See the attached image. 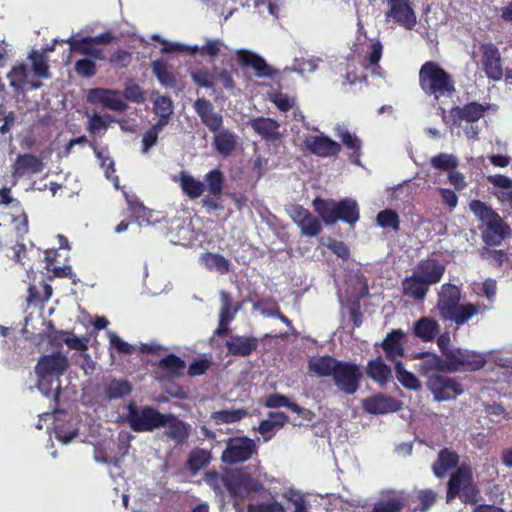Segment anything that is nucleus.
<instances>
[{"instance_id": "1", "label": "nucleus", "mask_w": 512, "mask_h": 512, "mask_svg": "<svg viewBox=\"0 0 512 512\" xmlns=\"http://www.w3.org/2000/svg\"><path fill=\"white\" fill-rule=\"evenodd\" d=\"M460 301V288L451 283L443 284L438 292L436 305L440 318L443 321H451L457 326H461L478 314L480 308L478 304H460Z\"/></svg>"}, {"instance_id": "2", "label": "nucleus", "mask_w": 512, "mask_h": 512, "mask_svg": "<svg viewBox=\"0 0 512 512\" xmlns=\"http://www.w3.org/2000/svg\"><path fill=\"white\" fill-rule=\"evenodd\" d=\"M419 85L428 96L451 97L455 92V81L451 74L435 61L425 62L419 70Z\"/></svg>"}, {"instance_id": "3", "label": "nucleus", "mask_w": 512, "mask_h": 512, "mask_svg": "<svg viewBox=\"0 0 512 512\" xmlns=\"http://www.w3.org/2000/svg\"><path fill=\"white\" fill-rule=\"evenodd\" d=\"M313 207L326 225L342 221L354 225L360 218V211L357 202L351 198L334 201L316 197L313 200Z\"/></svg>"}, {"instance_id": "4", "label": "nucleus", "mask_w": 512, "mask_h": 512, "mask_svg": "<svg viewBox=\"0 0 512 512\" xmlns=\"http://www.w3.org/2000/svg\"><path fill=\"white\" fill-rule=\"evenodd\" d=\"M480 491L474 482L470 465L462 463L451 473L447 483L446 502L451 503L459 498L462 503L475 505L479 500Z\"/></svg>"}, {"instance_id": "5", "label": "nucleus", "mask_w": 512, "mask_h": 512, "mask_svg": "<svg viewBox=\"0 0 512 512\" xmlns=\"http://www.w3.org/2000/svg\"><path fill=\"white\" fill-rule=\"evenodd\" d=\"M164 414L152 406H137L130 402L127 405L126 420L134 432H153L164 427Z\"/></svg>"}, {"instance_id": "6", "label": "nucleus", "mask_w": 512, "mask_h": 512, "mask_svg": "<svg viewBox=\"0 0 512 512\" xmlns=\"http://www.w3.org/2000/svg\"><path fill=\"white\" fill-rule=\"evenodd\" d=\"M484 355L475 351L454 349V352L446 353V370L456 371H479L486 365Z\"/></svg>"}, {"instance_id": "7", "label": "nucleus", "mask_w": 512, "mask_h": 512, "mask_svg": "<svg viewBox=\"0 0 512 512\" xmlns=\"http://www.w3.org/2000/svg\"><path fill=\"white\" fill-rule=\"evenodd\" d=\"M362 377L363 374L358 364L340 361L332 378L341 393L353 395L360 388Z\"/></svg>"}, {"instance_id": "8", "label": "nucleus", "mask_w": 512, "mask_h": 512, "mask_svg": "<svg viewBox=\"0 0 512 512\" xmlns=\"http://www.w3.org/2000/svg\"><path fill=\"white\" fill-rule=\"evenodd\" d=\"M264 485L249 473L243 470H232L229 495L234 499H250L253 495L261 492Z\"/></svg>"}, {"instance_id": "9", "label": "nucleus", "mask_w": 512, "mask_h": 512, "mask_svg": "<svg viewBox=\"0 0 512 512\" xmlns=\"http://www.w3.org/2000/svg\"><path fill=\"white\" fill-rule=\"evenodd\" d=\"M426 384L435 400L439 402L454 399L464 392L460 382L440 373L429 375Z\"/></svg>"}, {"instance_id": "10", "label": "nucleus", "mask_w": 512, "mask_h": 512, "mask_svg": "<svg viewBox=\"0 0 512 512\" xmlns=\"http://www.w3.org/2000/svg\"><path fill=\"white\" fill-rule=\"evenodd\" d=\"M256 453L254 441L248 437L229 438L221 460L227 464H237L249 460Z\"/></svg>"}, {"instance_id": "11", "label": "nucleus", "mask_w": 512, "mask_h": 512, "mask_svg": "<svg viewBox=\"0 0 512 512\" xmlns=\"http://www.w3.org/2000/svg\"><path fill=\"white\" fill-rule=\"evenodd\" d=\"M204 181L207 184L209 194L202 198V206L208 211H218L223 209L222 204L219 202L225 183L222 171L219 169L210 170L205 174Z\"/></svg>"}, {"instance_id": "12", "label": "nucleus", "mask_w": 512, "mask_h": 512, "mask_svg": "<svg viewBox=\"0 0 512 512\" xmlns=\"http://www.w3.org/2000/svg\"><path fill=\"white\" fill-rule=\"evenodd\" d=\"M389 9L385 13L386 20L392 19L395 23L407 30H412L417 24V17L410 0H386Z\"/></svg>"}, {"instance_id": "13", "label": "nucleus", "mask_w": 512, "mask_h": 512, "mask_svg": "<svg viewBox=\"0 0 512 512\" xmlns=\"http://www.w3.org/2000/svg\"><path fill=\"white\" fill-rule=\"evenodd\" d=\"M480 51L481 65L485 75L493 81L501 80L503 67L499 49L493 43H485L480 46Z\"/></svg>"}, {"instance_id": "14", "label": "nucleus", "mask_w": 512, "mask_h": 512, "mask_svg": "<svg viewBox=\"0 0 512 512\" xmlns=\"http://www.w3.org/2000/svg\"><path fill=\"white\" fill-rule=\"evenodd\" d=\"M485 225L486 229L482 233V239L487 246H499L511 233L510 226L498 213L487 220Z\"/></svg>"}, {"instance_id": "15", "label": "nucleus", "mask_w": 512, "mask_h": 512, "mask_svg": "<svg viewBox=\"0 0 512 512\" xmlns=\"http://www.w3.org/2000/svg\"><path fill=\"white\" fill-rule=\"evenodd\" d=\"M446 271L444 264L435 258L420 260L413 270L418 278L422 279L428 286L439 283Z\"/></svg>"}, {"instance_id": "16", "label": "nucleus", "mask_w": 512, "mask_h": 512, "mask_svg": "<svg viewBox=\"0 0 512 512\" xmlns=\"http://www.w3.org/2000/svg\"><path fill=\"white\" fill-rule=\"evenodd\" d=\"M193 107L201 122L210 132L216 133L223 127V116L215 111L213 104L209 100L198 98L194 102Z\"/></svg>"}, {"instance_id": "17", "label": "nucleus", "mask_w": 512, "mask_h": 512, "mask_svg": "<svg viewBox=\"0 0 512 512\" xmlns=\"http://www.w3.org/2000/svg\"><path fill=\"white\" fill-rule=\"evenodd\" d=\"M69 363L65 355L60 353L43 356L36 366L40 380V385L46 376L62 375L68 368Z\"/></svg>"}, {"instance_id": "18", "label": "nucleus", "mask_w": 512, "mask_h": 512, "mask_svg": "<svg viewBox=\"0 0 512 512\" xmlns=\"http://www.w3.org/2000/svg\"><path fill=\"white\" fill-rule=\"evenodd\" d=\"M363 408L370 414H386L399 411L402 408V402L390 396L377 394L364 399Z\"/></svg>"}, {"instance_id": "19", "label": "nucleus", "mask_w": 512, "mask_h": 512, "mask_svg": "<svg viewBox=\"0 0 512 512\" xmlns=\"http://www.w3.org/2000/svg\"><path fill=\"white\" fill-rule=\"evenodd\" d=\"M305 145L312 154L322 158L337 156L341 151L340 144L324 134L306 138Z\"/></svg>"}, {"instance_id": "20", "label": "nucleus", "mask_w": 512, "mask_h": 512, "mask_svg": "<svg viewBox=\"0 0 512 512\" xmlns=\"http://www.w3.org/2000/svg\"><path fill=\"white\" fill-rule=\"evenodd\" d=\"M88 101L92 104H102L105 108L114 111H123L126 108L120 94L116 90L107 88H93L88 92Z\"/></svg>"}, {"instance_id": "21", "label": "nucleus", "mask_w": 512, "mask_h": 512, "mask_svg": "<svg viewBox=\"0 0 512 512\" xmlns=\"http://www.w3.org/2000/svg\"><path fill=\"white\" fill-rule=\"evenodd\" d=\"M487 109L488 106L473 101L463 105L462 107H452L450 109V117L455 125H460L463 121L474 123L484 116Z\"/></svg>"}, {"instance_id": "22", "label": "nucleus", "mask_w": 512, "mask_h": 512, "mask_svg": "<svg viewBox=\"0 0 512 512\" xmlns=\"http://www.w3.org/2000/svg\"><path fill=\"white\" fill-rule=\"evenodd\" d=\"M164 427H167L164 434L173 440L177 445H183L190 436V425L179 419L173 413H165L163 417Z\"/></svg>"}, {"instance_id": "23", "label": "nucleus", "mask_w": 512, "mask_h": 512, "mask_svg": "<svg viewBox=\"0 0 512 512\" xmlns=\"http://www.w3.org/2000/svg\"><path fill=\"white\" fill-rule=\"evenodd\" d=\"M405 333L401 329H393L385 338L381 341L380 347L385 353V358L395 364L399 357H403L405 354V348L403 346V339Z\"/></svg>"}, {"instance_id": "24", "label": "nucleus", "mask_w": 512, "mask_h": 512, "mask_svg": "<svg viewBox=\"0 0 512 512\" xmlns=\"http://www.w3.org/2000/svg\"><path fill=\"white\" fill-rule=\"evenodd\" d=\"M248 124L256 134L266 141L274 142L281 137L280 124L275 119L260 116L250 119Z\"/></svg>"}, {"instance_id": "25", "label": "nucleus", "mask_w": 512, "mask_h": 512, "mask_svg": "<svg viewBox=\"0 0 512 512\" xmlns=\"http://www.w3.org/2000/svg\"><path fill=\"white\" fill-rule=\"evenodd\" d=\"M239 63L243 67H251L259 77H273L275 71L259 55L248 50H239L237 52Z\"/></svg>"}, {"instance_id": "26", "label": "nucleus", "mask_w": 512, "mask_h": 512, "mask_svg": "<svg viewBox=\"0 0 512 512\" xmlns=\"http://www.w3.org/2000/svg\"><path fill=\"white\" fill-rule=\"evenodd\" d=\"M229 354L233 356H250L258 347V339L253 336H231L225 344Z\"/></svg>"}, {"instance_id": "27", "label": "nucleus", "mask_w": 512, "mask_h": 512, "mask_svg": "<svg viewBox=\"0 0 512 512\" xmlns=\"http://www.w3.org/2000/svg\"><path fill=\"white\" fill-rule=\"evenodd\" d=\"M365 372L368 378L380 386H385L393 377L392 368L384 362L381 356L369 360Z\"/></svg>"}, {"instance_id": "28", "label": "nucleus", "mask_w": 512, "mask_h": 512, "mask_svg": "<svg viewBox=\"0 0 512 512\" xmlns=\"http://www.w3.org/2000/svg\"><path fill=\"white\" fill-rule=\"evenodd\" d=\"M458 463V453L449 448H443L438 452L432 471L437 478H444L450 470L458 467Z\"/></svg>"}, {"instance_id": "29", "label": "nucleus", "mask_w": 512, "mask_h": 512, "mask_svg": "<svg viewBox=\"0 0 512 512\" xmlns=\"http://www.w3.org/2000/svg\"><path fill=\"white\" fill-rule=\"evenodd\" d=\"M340 361L330 355L312 357L308 361V371L320 378L333 377Z\"/></svg>"}, {"instance_id": "30", "label": "nucleus", "mask_w": 512, "mask_h": 512, "mask_svg": "<svg viewBox=\"0 0 512 512\" xmlns=\"http://www.w3.org/2000/svg\"><path fill=\"white\" fill-rule=\"evenodd\" d=\"M401 287L403 295L414 301H423L430 289V286L413 273L402 280Z\"/></svg>"}, {"instance_id": "31", "label": "nucleus", "mask_w": 512, "mask_h": 512, "mask_svg": "<svg viewBox=\"0 0 512 512\" xmlns=\"http://www.w3.org/2000/svg\"><path fill=\"white\" fill-rule=\"evenodd\" d=\"M43 170L40 158L33 154L19 155L13 165V176L22 177L26 174H38Z\"/></svg>"}, {"instance_id": "32", "label": "nucleus", "mask_w": 512, "mask_h": 512, "mask_svg": "<svg viewBox=\"0 0 512 512\" xmlns=\"http://www.w3.org/2000/svg\"><path fill=\"white\" fill-rule=\"evenodd\" d=\"M264 405L267 408L286 407L308 421H311L314 417V414L309 409L299 406L297 403L290 401V399L285 395L278 393L269 395L266 398Z\"/></svg>"}, {"instance_id": "33", "label": "nucleus", "mask_w": 512, "mask_h": 512, "mask_svg": "<svg viewBox=\"0 0 512 512\" xmlns=\"http://www.w3.org/2000/svg\"><path fill=\"white\" fill-rule=\"evenodd\" d=\"M213 145L219 154L229 156L237 147V135L222 127L213 133Z\"/></svg>"}, {"instance_id": "34", "label": "nucleus", "mask_w": 512, "mask_h": 512, "mask_svg": "<svg viewBox=\"0 0 512 512\" xmlns=\"http://www.w3.org/2000/svg\"><path fill=\"white\" fill-rule=\"evenodd\" d=\"M205 183L187 172L182 171L179 174V186L182 192L191 200L197 199L204 194L207 189V184Z\"/></svg>"}, {"instance_id": "35", "label": "nucleus", "mask_w": 512, "mask_h": 512, "mask_svg": "<svg viewBox=\"0 0 512 512\" xmlns=\"http://www.w3.org/2000/svg\"><path fill=\"white\" fill-rule=\"evenodd\" d=\"M440 331L439 324L430 317H421L414 323L413 334L424 342H430L435 339Z\"/></svg>"}, {"instance_id": "36", "label": "nucleus", "mask_w": 512, "mask_h": 512, "mask_svg": "<svg viewBox=\"0 0 512 512\" xmlns=\"http://www.w3.org/2000/svg\"><path fill=\"white\" fill-rule=\"evenodd\" d=\"M157 366L169 379H176L183 375L186 363L176 354L170 353L160 359Z\"/></svg>"}, {"instance_id": "37", "label": "nucleus", "mask_w": 512, "mask_h": 512, "mask_svg": "<svg viewBox=\"0 0 512 512\" xmlns=\"http://www.w3.org/2000/svg\"><path fill=\"white\" fill-rule=\"evenodd\" d=\"M232 470H226L224 473L217 471H208L204 475L205 483L217 494H223L224 490L229 492Z\"/></svg>"}, {"instance_id": "38", "label": "nucleus", "mask_w": 512, "mask_h": 512, "mask_svg": "<svg viewBox=\"0 0 512 512\" xmlns=\"http://www.w3.org/2000/svg\"><path fill=\"white\" fill-rule=\"evenodd\" d=\"M104 391L108 399H120L131 393L132 386L128 380L112 379L106 383Z\"/></svg>"}, {"instance_id": "39", "label": "nucleus", "mask_w": 512, "mask_h": 512, "mask_svg": "<svg viewBox=\"0 0 512 512\" xmlns=\"http://www.w3.org/2000/svg\"><path fill=\"white\" fill-rule=\"evenodd\" d=\"M394 370L397 380L404 388L414 391H417L421 388V384L418 378L412 372L406 370L402 361L397 360L395 362Z\"/></svg>"}, {"instance_id": "40", "label": "nucleus", "mask_w": 512, "mask_h": 512, "mask_svg": "<svg viewBox=\"0 0 512 512\" xmlns=\"http://www.w3.org/2000/svg\"><path fill=\"white\" fill-rule=\"evenodd\" d=\"M417 357H426V359L420 364L419 371L427 378L433 373H439L446 369V360L443 361L439 356L435 354L430 355L429 353H420Z\"/></svg>"}, {"instance_id": "41", "label": "nucleus", "mask_w": 512, "mask_h": 512, "mask_svg": "<svg viewBox=\"0 0 512 512\" xmlns=\"http://www.w3.org/2000/svg\"><path fill=\"white\" fill-rule=\"evenodd\" d=\"M211 453L202 448H194L188 456L187 467L192 472H197L209 465Z\"/></svg>"}, {"instance_id": "42", "label": "nucleus", "mask_w": 512, "mask_h": 512, "mask_svg": "<svg viewBox=\"0 0 512 512\" xmlns=\"http://www.w3.org/2000/svg\"><path fill=\"white\" fill-rule=\"evenodd\" d=\"M152 71L164 87H174L176 84L175 75L169 70L167 63L164 60L158 59L152 62Z\"/></svg>"}, {"instance_id": "43", "label": "nucleus", "mask_w": 512, "mask_h": 512, "mask_svg": "<svg viewBox=\"0 0 512 512\" xmlns=\"http://www.w3.org/2000/svg\"><path fill=\"white\" fill-rule=\"evenodd\" d=\"M481 259L487 261L490 265L500 268L508 262L509 256L507 251L502 249H492L490 246H484L478 250Z\"/></svg>"}, {"instance_id": "44", "label": "nucleus", "mask_w": 512, "mask_h": 512, "mask_svg": "<svg viewBox=\"0 0 512 512\" xmlns=\"http://www.w3.org/2000/svg\"><path fill=\"white\" fill-rule=\"evenodd\" d=\"M29 59L32 63V70L38 78L48 79L51 77L48 66V57L45 52L33 50Z\"/></svg>"}, {"instance_id": "45", "label": "nucleus", "mask_w": 512, "mask_h": 512, "mask_svg": "<svg viewBox=\"0 0 512 512\" xmlns=\"http://www.w3.org/2000/svg\"><path fill=\"white\" fill-rule=\"evenodd\" d=\"M1 251H4L5 255L15 263H20L24 266L22 259L26 255V246L19 242L18 239L16 241H5V243L0 240V252Z\"/></svg>"}, {"instance_id": "46", "label": "nucleus", "mask_w": 512, "mask_h": 512, "mask_svg": "<svg viewBox=\"0 0 512 512\" xmlns=\"http://www.w3.org/2000/svg\"><path fill=\"white\" fill-rule=\"evenodd\" d=\"M376 223L383 229H392L395 232L400 230V218L393 209L381 210L376 216Z\"/></svg>"}, {"instance_id": "47", "label": "nucleus", "mask_w": 512, "mask_h": 512, "mask_svg": "<svg viewBox=\"0 0 512 512\" xmlns=\"http://www.w3.org/2000/svg\"><path fill=\"white\" fill-rule=\"evenodd\" d=\"M246 416L247 410L240 408L215 411L211 414V419L214 420L216 424H230L238 422Z\"/></svg>"}, {"instance_id": "48", "label": "nucleus", "mask_w": 512, "mask_h": 512, "mask_svg": "<svg viewBox=\"0 0 512 512\" xmlns=\"http://www.w3.org/2000/svg\"><path fill=\"white\" fill-rule=\"evenodd\" d=\"M405 506L402 496H392L386 500L376 502L372 512H400Z\"/></svg>"}, {"instance_id": "49", "label": "nucleus", "mask_w": 512, "mask_h": 512, "mask_svg": "<svg viewBox=\"0 0 512 512\" xmlns=\"http://www.w3.org/2000/svg\"><path fill=\"white\" fill-rule=\"evenodd\" d=\"M430 164L439 171H451L458 167V159L452 154L439 153L431 158Z\"/></svg>"}, {"instance_id": "50", "label": "nucleus", "mask_w": 512, "mask_h": 512, "mask_svg": "<svg viewBox=\"0 0 512 512\" xmlns=\"http://www.w3.org/2000/svg\"><path fill=\"white\" fill-rule=\"evenodd\" d=\"M221 309L219 319L223 323H230L237 313V308H233V300L231 295L226 291L220 292Z\"/></svg>"}, {"instance_id": "51", "label": "nucleus", "mask_w": 512, "mask_h": 512, "mask_svg": "<svg viewBox=\"0 0 512 512\" xmlns=\"http://www.w3.org/2000/svg\"><path fill=\"white\" fill-rule=\"evenodd\" d=\"M203 261L208 269H216L220 274L229 272V261L220 254L208 252L204 254Z\"/></svg>"}, {"instance_id": "52", "label": "nucleus", "mask_w": 512, "mask_h": 512, "mask_svg": "<svg viewBox=\"0 0 512 512\" xmlns=\"http://www.w3.org/2000/svg\"><path fill=\"white\" fill-rule=\"evenodd\" d=\"M283 498L294 505L292 512H310L305 496L299 491L289 488L283 493Z\"/></svg>"}, {"instance_id": "53", "label": "nucleus", "mask_w": 512, "mask_h": 512, "mask_svg": "<svg viewBox=\"0 0 512 512\" xmlns=\"http://www.w3.org/2000/svg\"><path fill=\"white\" fill-rule=\"evenodd\" d=\"M469 209L483 223L494 217L497 213L486 203L478 199H474L469 203Z\"/></svg>"}, {"instance_id": "54", "label": "nucleus", "mask_w": 512, "mask_h": 512, "mask_svg": "<svg viewBox=\"0 0 512 512\" xmlns=\"http://www.w3.org/2000/svg\"><path fill=\"white\" fill-rule=\"evenodd\" d=\"M193 82L204 88H213L215 85V73L208 69H199L191 74Z\"/></svg>"}, {"instance_id": "55", "label": "nucleus", "mask_w": 512, "mask_h": 512, "mask_svg": "<svg viewBox=\"0 0 512 512\" xmlns=\"http://www.w3.org/2000/svg\"><path fill=\"white\" fill-rule=\"evenodd\" d=\"M57 334L60 336H66L61 338L64 343L72 350L85 351L88 349V340L86 338H79L68 331H58Z\"/></svg>"}, {"instance_id": "56", "label": "nucleus", "mask_w": 512, "mask_h": 512, "mask_svg": "<svg viewBox=\"0 0 512 512\" xmlns=\"http://www.w3.org/2000/svg\"><path fill=\"white\" fill-rule=\"evenodd\" d=\"M66 42L70 45V50L72 52L79 53L85 56H89L91 50L95 45L91 42L88 36L78 40L69 38L68 40H66Z\"/></svg>"}, {"instance_id": "57", "label": "nucleus", "mask_w": 512, "mask_h": 512, "mask_svg": "<svg viewBox=\"0 0 512 512\" xmlns=\"http://www.w3.org/2000/svg\"><path fill=\"white\" fill-rule=\"evenodd\" d=\"M302 234L308 237L317 236L321 231V225L319 220L312 215V213L304 219L299 225Z\"/></svg>"}, {"instance_id": "58", "label": "nucleus", "mask_w": 512, "mask_h": 512, "mask_svg": "<svg viewBox=\"0 0 512 512\" xmlns=\"http://www.w3.org/2000/svg\"><path fill=\"white\" fill-rule=\"evenodd\" d=\"M75 72L85 78H90L94 76L97 72L96 64L93 60L84 58L76 61L75 63Z\"/></svg>"}, {"instance_id": "59", "label": "nucleus", "mask_w": 512, "mask_h": 512, "mask_svg": "<svg viewBox=\"0 0 512 512\" xmlns=\"http://www.w3.org/2000/svg\"><path fill=\"white\" fill-rule=\"evenodd\" d=\"M417 498L420 502L418 510L420 512H426L436 503L437 493L432 489H424L418 492Z\"/></svg>"}, {"instance_id": "60", "label": "nucleus", "mask_w": 512, "mask_h": 512, "mask_svg": "<svg viewBox=\"0 0 512 512\" xmlns=\"http://www.w3.org/2000/svg\"><path fill=\"white\" fill-rule=\"evenodd\" d=\"M153 111L156 115H172L173 102L168 96H158L153 102Z\"/></svg>"}, {"instance_id": "61", "label": "nucleus", "mask_w": 512, "mask_h": 512, "mask_svg": "<svg viewBox=\"0 0 512 512\" xmlns=\"http://www.w3.org/2000/svg\"><path fill=\"white\" fill-rule=\"evenodd\" d=\"M341 142L349 149L353 151V155L356 157L360 156L361 141L355 135H352L348 130H343L339 133Z\"/></svg>"}, {"instance_id": "62", "label": "nucleus", "mask_w": 512, "mask_h": 512, "mask_svg": "<svg viewBox=\"0 0 512 512\" xmlns=\"http://www.w3.org/2000/svg\"><path fill=\"white\" fill-rule=\"evenodd\" d=\"M249 512H285L284 506L277 501L261 502L250 505Z\"/></svg>"}, {"instance_id": "63", "label": "nucleus", "mask_w": 512, "mask_h": 512, "mask_svg": "<svg viewBox=\"0 0 512 512\" xmlns=\"http://www.w3.org/2000/svg\"><path fill=\"white\" fill-rule=\"evenodd\" d=\"M132 60V54L124 49H118L109 58V62L120 68H126Z\"/></svg>"}, {"instance_id": "64", "label": "nucleus", "mask_w": 512, "mask_h": 512, "mask_svg": "<svg viewBox=\"0 0 512 512\" xmlns=\"http://www.w3.org/2000/svg\"><path fill=\"white\" fill-rule=\"evenodd\" d=\"M223 43L219 39H208L206 43L200 48L201 56H209L215 58L219 55Z\"/></svg>"}]
</instances>
